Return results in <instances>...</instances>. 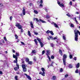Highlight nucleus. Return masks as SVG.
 I'll return each instance as SVG.
<instances>
[{
	"label": "nucleus",
	"mask_w": 80,
	"mask_h": 80,
	"mask_svg": "<svg viewBox=\"0 0 80 80\" xmlns=\"http://www.w3.org/2000/svg\"><path fill=\"white\" fill-rule=\"evenodd\" d=\"M77 68H79L80 67V63H78L77 65H76Z\"/></svg>",
	"instance_id": "nucleus-29"
},
{
	"label": "nucleus",
	"mask_w": 80,
	"mask_h": 80,
	"mask_svg": "<svg viewBox=\"0 0 80 80\" xmlns=\"http://www.w3.org/2000/svg\"><path fill=\"white\" fill-rule=\"evenodd\" d=\"M41 70L42 72H43V73H42V72H39V74L42 75V76H45V69L43 68H41Z\"/></svg>",
	"instance_id": "nucleus-3"
},
{
	"label": "nucleus",
	"mask_w": 80,
	"mask_h": 80,
	"mask_svg": "<svg viewBox=\"0 0 80 80\" xmlns=\"http://www.w3.org/2000/svg\"><path fill=\"white\" fill-rule=\"evenodd\" d=\"M50 31L49 30H48L46 32V33H50Z\"/></svg>",
	"instance_id": "nucleus-45"
},
{
	"label": "nucleus",
	"mask_w": 80,
	"mask_h": 80,
	"mask_svg": "<svg viewBox=\"0 0 80 80\" xmlns=\"http://www.w3.org/2000/svg\"><path fill=\"white\" fill-rule=\"evenodd\" d=\"M34 33L35 34V35H38V33H37L36 32H34Z\"/></svg>",
	"instance_id": "nucleus-53"
},
{
	"label": "nucleus",
	"mask_w": 80,
	"mask_h": 80,
	"mask_svg": "<svg viewBox=\"0 0 80 80\" xmlns=\"http://www.w3.org/2000/svg\"><path fill=\"white\" fill-rule=\"evenodd\" d=\"M16 27H18V29L22 28V26L20 25V23H16Z\"/></svg>",
	"instance_id": "nucleus-5"
},
{
	"label": "nucleus",
	"mask_w": 80,
	"mask_h": 80,
	"mask_svg": "<svg viewBox=\"0 0 80 80\" xmlns=\"http://www.w3.org/2000/svg\"><path fill=\"white\" fill-rule=\"evenodd\" d=\"M68 67L69 68H73V66H72V65L71 64H69Z\"/></svg>",
	"instance_id": "nucleus-16"
},
{
	"label": "nucleus",
	"mask_w": 80,
	"mask_h": 80,
	"mask_svg": "<svg viewBox=\"0 0 80 80\" xmlns=\"http://www.w3.org/2000/svg\"><path fill=\"white\" fill-rule=\"evenodd\" d=\"M63 72V68H61L60 69V71H59L60 72Z\"/></svg>",
	"instance_id": "nucleus-43"
},
{
	"label": "nucleus",
	"mask_w": 80,
	"mask_h": 80,
	"mask_svg": "<svg viewBox=\"0 0 80 80\" xmlns=\"http://www.w3.org/2000/svg\"><path fill=\"white\" fill-rule=\"evenodd\" d=\"M15 36L16 39H18V37L17 36V35L15 34Z\"/></svg>",
	"instance_id": "nucleus-27"
},
{
	"label": "nucleus",
	"mask_w": 80,
	"mask_h": 80,
	"mask_svg": "<svg viewBox=\"0 0 80 80\" xmlns=\"http://www.w3.org/2000/svg\"><path fill=\"white\" fill-rule=\"evenodd\" d=\"M36 20L37 22H39V20L38 19V18H34L33 20Z\"/></svg>",
	"instance_id": "nucleus-24"
},
{
	"label": "nucleus",
	"mask_w": 80,
	"mask_h": 80,
	"mask_svg": "<svg viewBox=\"0 0 80 80\" xmlns=\"http://www.w3.org/2000/svg\"><path fill=\"white\" fill-rule=\"evenodd\" d=\"M63 38L64 40H66V37L65 35L63 36Z\"/></svg>",
	"instance_id": "nucleus-36"
},
{
	"label": "nucleus",
	"mask_w": 80,
	"mask_h": 80,
	"mask_svg": "<svg viewBox=\"0 0 80 80\" xmlns=\"http://www.w3.org/2000/svg\"><path fill=\"white\" fill-rule=\"evenodd\" d=\"M67 55H66V54H64L63 55L62 60L63 64L65 66L66 65V58H67Z\"/></svg>",
	"instance_id": "nucleus-2"
},
{
	"label": "nucleus",
	"mask_w": 80,
	"mask_h": 80,
	"mask_svg": "<svg viewBox=\"0 0 80 80\" xmlns=\"http://www.w3.org/2000/svg\"><path fill=\"white\" fill-rule=\"evenodd\" d=\"M71 27H74V25L73 24H71Z\"/></svg>",
	"instance_id": "nucleus-46"
},
{
	"label": "nucleus",
	"mask_w": 80,
	"mask_h": 80,
	"mask_svg": "<svg viewBox=\"0 0 80 80\" xmlns=\"http://www.w3.org/2000/svg\"><path fill=\"white\" fill-rule=\"evenodd\" d=\"M21 29V32L22 33V32H23V29L22 28V27H21V28L20 29Z\"/></svg>",
	"instance_id": "nucleus-34"
},
{
	"label": "nucleus",
	"mask_w": 80,
	"mask_h": 80,
	"mask_svg": "<svg viewBox=\"0 0 80 80\" xmlns=\"http://www.w3.org/2000/svg\"><path fill=\"white\" fill-rule=\"evenodd\" d=\"M0 45H3V43L1 42H0Z\"/></svg>",
	"instance_id": "nucleus-61"
},
{
	"label": "nucleus",
	"mask_w": 80,
	"mask_h": 80,
	"mask_svg": "<svg viewBox=\"0 0 80 80\" xmlns=\"http://www.w3.org/2000/svg\"><path fill=\"white\" fill-rule=\"evenodd\" d=\"M33 60H34V61H36V60H37V59H36V58H34L33 59Z\"/></svg>",
	"instance_id": "nucleus-64"
},
{
	"label": "nucleus",
	"mask_w": 80,
	"mask_h": 80,
	"mask_svg": "<svg viewBox=\"0 0 80 80\" xmlns=\"http://www.w3.org/2000/svg\"><path fill=\"white\" fill-rule=\"evenodd\" d=\"M16 55L14 54H13V57L14 56H16L17 57V58H18V57L19 56V54L18 52H16Z\"/></svg>",
	"instance_id": "nucleus-9"
},
{
	"label": "nucleus",
	"mask_w": 80,
	"mask_h": 80,
	"mask_svg": "<svg viewBox=\"0 0 80 80\" xmlns=\"http://www.w3.org/2000/svg\"><path fill=\"white\" fill-rule=\"evenodd\" d=\"M47 55L48 58V59L49 60V61L50 62L51 61V59H50V56H48V54H46Z\"/></svg>",
	"instance_id": "nucleus-25"
},
{
	"label": "nucleus",
	"mask_w": 80,
	"mask_h": 80,
	"mask_svg": "<svg viewBox=\"0 0 80 80\" xmlns=\"http://www.w3.org/2000/svg\"><path fill=\"white\" fill-rule=\"evenodd\" d=\"M49 33H51L52 35H54V33H53V31H50L49 32Z\"/></svg>",
	"instance_id": "nucleus-21"
},
{
	"label": "nucleus",
	"mask_w": 80,
	"mask_h": 80,
	"mask_svg": "<svg viewBox=\"0 0 80 80\" xmlns=\"http://www.w3.org/2000/svg\"><path fill=\"white\" fill-rule=\"evenodd\" d=\"M39 43L40 44L41 47H43V43L42 42H40Z\"/></svg>",
	"instance_id": "nucleus-18"
},
{
	"label": "nucleus",
	"mask_w": 80,
	"mask_h": 80,
	"mask_svg": "<svg viewBox=\"0 0 80 80\" xmlns=\"http://www.w3.org/2000/svg\"><path fill=\"white\" fill-rule=\"evenodd\" d=\"M74 60H77V57H75L74 58Z\"/></svg>",
	"instance_id": "nucleus-54"
},
{
	"label": "nucleus",
	"mask_w": 80,
	"mask_h": 80,
	"mask_svg": "<svg viewBox=\"0 0 80 80\" xmlns=\"http://www.w3.org/2000/svg\"><path fill=\"white\" fill-rule=\"evenodd\" d=\"M56 78H57V77L55 76H53L52 78V80H56Z\"/></svg>",
	"instance_id": "nucleus-12"
},
{
	"label": "nucleus",
	"mask_w": 80,
	"mask_h": 80,
	"mask_svg": "<svg viewBox=\"0 0 80 80\" xmlns=\"http://www.w3.org/2000/svg\"><path fill=\"white\" fill-rule=\"evenodd\" d=\"M75 72L76 73H78V69H76V70L75 71Z\"/></svg>",
	"instance_id": "nucleus-33"
},
{
	"label": "nucleus",
	"mask_w": 80,
	"mask_h": 80,
	"mask_svg": "<svg viewBox=\"0 0 80 80\" xmlns=\"http://www.w3.org/2000/svg\"><path fill=\"white\" fill-rule=\"evenodd\" d=\"M74 34L75 35V41L77 42L78 41V33H79V35H80V32L78 30H77L76 29H75L74 30Z\"/></svg>",
	"instance_id": "nucleus-1"
},
{
	"label": "nucleus",
	"mask_w": 80,
	"mask_h": 80,
	"mask_svg": "<svg viewBox=\"0 0 80 80\" xmlns=\"http://www.w3.org/2000/svg\"><path fill=\"white\" fill-rule=\"evenodd\" d=\"M14 69L15 71H17L18 70V67H16L14 68Z\"/></svg>",
	"instance_id": "nucleus-40"
},
{
	"label": "nucleus",
	"mask_w": 80,
	"mask_h": 80,
	"mask_svg": "<svg viewBox=\"0 0 80 80\" xmlns=\"http://www.w3.org/2000/svg\"><path fill=\"white\" fill-rule=\"evenodd\" d=\"M22 68H23V71L24 72H27V68H26V66L25 64L22 65Z\"/></svg>",
	"instance_id": "nucleus-4"
},
{
	"label": "nucleus",
	"mask_w": 80,
	"mask_h": 80,
	"mask_svg": "<svg viewBox=\"0 0 80 80\" xmlns=\"http://www.w3.org/2000/svg\"><path fill=\"white\" fill-rule=\"evenodd\" d=\"M47 53L48 54H48V55H49V54H50V51L49 50H48L47 51Z\"/></svg>",
	"instance_id": "nucleus-22"
},
{
	"label": "nucleus",
	"mask_w": 80,
	"mask_h": 80,
	"mask_svg": "<svg viewBox=\"0 0 80 80\" xmlns=\"http://www.w3.org/2000/svg\"><path fill=\"white\" fill-rule=\"evenodd\" d=\"M45 10L47 12H48V10H47V9H45Z\"/></svg>",
	"instance_id": "nucleus-62"
},
{
	"label": "nucleus",
	"mask_w": 80,
	"mask_h": 80,
	"mask_svg": "<svg viewBox=\"0 0 80 80\" xmlns=\"http://www.w3.org/2000/svg\"><path fill=\"white\" fill-rule=\"evenodd\" d=\"M70 5H72V2L71 1L70 2Z\"/></svg>",
	"instance_id": "nucleus-50"
},
{
	"label": "nucleus",
	"mask_w": 80,
	"mask_h": 80,
	"mask_svg": "<svg viewBox=\"0 0 80 80\" xmlns=\"http://www.w3.org/2000/svg\"><path fill=\"white\" fill-rule=\"evenodd\" d=\"M40 3H41V4H42L43 3V0H41L40 2Z\"/></svg>",
	"instance_id": "nucleus-48"
},
{
	"label": "nucleus",
	"mask_w": 80,
	"mask_h": 80,
	"mask_svg": "<svg viewBox=\"0 0 80 80\" xmlns=\"http://www.w3.org/2000/svg\"><path fill=\"white\" fill-rule=\"evenodd\" d=\"M49 37L50 38H51V40H54V39L53 38V37L52 36H49Z\"/></svg>",
	"instance_id": "nucleus-41"
},
{
	"label": "nucleus",
	"mask_w": 80,
	"mask_h": 80,
	"mask_svg": "<svg viewBox=\"0 0 80 80\" xmlns=\"http://www.w3.org/2000/svg\"><path fill=\"white\" fill-rule=\"evenodd\" d=\"M39 21L38 22H42V23H45V22L44 21L42 20V19H39Z\"/></svg>",
	"instance_id": "nucleus-13"
},
{
	"label": "nucleus",
	"mask_w": 80,
	"mask_h": 80,
	"mask_svg": "<svg viewBox=\"0 0 80 80\" xmlns=\"http://www.w3.org/2000/svg\"><path fill=\"white\" fill-rule=\"evenodd\" d=\"M34 12L35 14H38V11L36 10H34Z\"/></svg>",
	"instance_id": "nucleus-28"
},
{
	"label": "nucleus",
	"mask_w": 80,
	"mask_h": 80,
	"mask_svg": "<svg viewBox=\"0 0 80 80\" xmlns=\"http://www.w3.org/2000/svg\"><path fill=\"white\" fill-rule=\"evenodd\" d=\"M12 18H13V17H12V16H11L10 18V19L11 21H12Z\"/></svg>",
	"instance_id": "nucleus-47"
},
{
	"label": "nucleus",
	"mask_w": 80,
	"mask_h": 80,
	"mask_svg": "<svg viewBox=\"0 0 80 80\" xmlns=\"http://www.w3.org/2000/svg\"><path fill=\"white\" fill-rule=\"evenodd\" d=\"M50 46H51V47H52V48H53L54 47V44H53V43H51L50 44Z\"/></svg>",
	"instance_id": "nucleus-35"
},
{
	"label": "nucleus",
	"mask_w": 80,
	"mask_h": 80,
	"mask_svg": "<svg viewBox=\"0 0 80 80\" xmlns=\"http://www.w3.org/2000/svg\"><path fill=\"white\" fill-rule=\"evenodd\" d=\"M46 18L47 19H48V18H50V16L48 15H47L46 16Z\"/></svg>",
	"instance_id": "nucleus-31"
},
{
	"label": "nucleus",
	"mask_w": 80,
	"mask_h": 80,
	"mask_svg": "<svg viewBox=\"0 0 80 80\" xmlns=\"http://www.w3.org/2000/svg\"><path fill=\"white\" fill-rule=\"evenodd\" d=\"M55 22H52L51 23V24H52V25H55Z\"/></svg>",
	"instance_id": "nucleus-52"
},
{
	"label": "nucleus",
	"mask_w": 80,
	"mask_h": 80,
	"mask_svg": "<svg viewBox=\"0 0 80 80\" xmlns=\"http://www.w3.org/2000/svg\"><path fill=\"white\" fill-rule=\"evenodd\" d=\"M3 5V4L0 3V7H2Z\"/></svg>",
	"instance_id": "nucleus-60"
},
{
	"label": "nucleus",
	"mask_w": 80,
	"mask_h": 80,
	"mask_svg": "<svg viewBox=\"0 0 80 80\" xmlns=\"http://www.w3.org/2000/svg\"><path fill=\"white\" fill-rule=\"evenodd\" d=\"M75 22H76V23L77 24H78V21H77V20H76L75 21Z\"/></svg>",
	"instance_id": "nucleus-58"
},
{
	"label": "nucleus",
	"mask_w": 80,
	"mask_h": 80,
	"mask_svg": "<svg viewBox=\"0 0 80 80\" xmlns=\"http://www.w3.org/2000/svg\"><path fill=\"white\" fill-rule=\"evenodd\" d=\"M37 40L39 42V43L41 42V39H40V38H37Z\"/></svg>",
	"instance_id": "nucleus-17"
},
{
	"label": "nucleus",
	"mask_w": 80,
	"mask_h": 80,
	"mask_svg": "<svg viewBox=\"0 0 80 80\" xmlns=\"http://www.w3.org/2000/svg\"><path fill=\"white\" fill-rule=\"evenodd\" d=\"M29 23H30V25L31 26L32 28H34V26H33V22H32V21L29 22Z\"/></svg>",
	"instance_id": "nucleus-8"
},
{
	"label": "nucleus",
	"mask_w": 80,
	"mask_h": 80,
	"mask_svg": "<svg viewBox=\"0 0 80 80\" xmlns=\"http://www.w3.org/2000/svg\"><path fill=\"white\" fill-rule=\"evenodd\" d=\"M34 42H35V43H36V45H38V42L37 41V39H35L34 40Z\"/></svg>",
	"instance_id": "nucleus-14"
},
{
	"label": "nucleus",
	"mask_w": 80,
	"mask_h": 80,
	"mask_svg": "<svg viewBox=\"0 0 80 80\" xmlns=\"http://www.w3.org/2000/svg\"><path fill=\"white\" fill-rule=\"evenodd\" d=\"M31 53H37V51L35 50H33L32 51Z\"/></svg>",
	"instance_id": "nucleus-15"
},
{
	"label": "nucleus",
	"mask_w": 80,
	"mask_h": 80,
	"mask_svg": "<svg viewBox=\"0 0 80 80\" xmlns=\"http://www.w3.org/2000/svg\"><path fill=\"white\" fill-rule=\"evenodd\" d=\"M22 13L23 15H25V9L24 8H23V10L22 11Z\"/></svg>",
	"instance_id": "nucleus-10"
},
{
	"label": "nucleus",
	"mask_w": 80,
	"mask_h": 80,
	"mask_svg": "<svg viewBox=\"0 0 80 80\" xmlns=\"http://www.w3.org/2000/svg\"><path fill=\"white\" fill-rule=\"evenodd\" d=\"M45 53V50L43 51L42 52V55L44 54V53Z\"/></svg>",
	"instance_id": "nucleus-44"
},
{
	"label": "nucleus",
	"mask_w": 80,
	"mask_h": 80,
	"mask_svg": "<svg viewBox=\"0 0 80 80\" xmlns=\"http://www.w3.org/2000/svg\"><path fill=\"white\" fill-rule=\"evenodd\" d=\"M12 51L13 53H15V50L12 49Z\"/></svg>",
	"instance_id": "nucleus-55"
},
{
	"label": "nucleus",
	"mask_w": 80,
	"mask_h": 80,
	"mask_svg": "<svg viewBox=\"0 0 80 80\" xmlns=\"http://www.w3.org/2000/svg\"><path fill=\"white\" fill-rule=\"evenodd\" d=\"M59 53L61 55V56H62L63 55L62 51V50H61V49H59Z\"/></svg>",
	"instance_id": "nucleus-11"
},
{
	"label": "nucleus",
	"mask_w": 80,
	"mask_h": 80,
	"mask_svg": "<svg viewBox=\"0 0 80 80\" xmlns=\"http://www.w3.org/2000/svg\"><path fill=\"white\" fill-rule=\"evenodd\" d=\"M17 78H18V76H15V80H16V79H17Z\"/></svg>",
	"instance_id": "nucleus-51"
},
{
	"label": "nucleus",
	"mask_w": 80,
	"mask_h": 80,
	"mask_svg": "<svg viewBox=\"0 0 80 80\" xmlns=\"http://www.w3.org/2000/svg\"><path fill=\"white\" fill-rule=\"evenodd\" d=\"M68 77V74H66L65 75V78H67Z\"/></svg>",
	"instance_id": "nucleus-49"
},
{
	"label": "nucleus",
	"mask_w": 80,
	"mask_h": 80,
	"mask_svg": "<svg viewBox=\"0 0 80 80\" xmlns=\"http://www.w3.org/2000/svg\"><path fill=\"white\" fill-rule=\"evenodd\" d=\"M16 65L17 67L18 68V69H19V64L18 63H16Z\"/></svg>",
	"instance_id": "nucleus-30"
},
{
	"label": "nucleus",
	"mask_w": 80,
	"mask_h": 80,
	"mask_svg": "<svg viewBox=\"0 0 80 80\" xmlns=\"http://www.w3.org/2000/svg\"><path fill=\"white\" fill-rule=\"evenodd\" d=\"M39 7H43V5L42 4H40L39 5Z\"/></svg>",
	"instance_id": "nucleus-59"
},
{
	"label": "nucleus",
	"mask_w": 80,
	"mask_h": 80,
	"mask_svg": "<svg viewBox=\"0 0 80 80\" xmlns=\"http://www.w3.org/2000/svg\"><path fill=\"white\" fill-rule=\"evenodd\" d=\"M69 57H70V59H72V58H73V56H72V55L71 54L69 55Z\"/></svg>",
	"instance_id": "nucleus-37"
},
{
	"label": "nucleus",
	"mask_w": 80,
	"mask_h": 80,
	"mask_svg": "<svg viewBox=\"0 0 80 80\" xmlns=\"http://www.w3.org/2000/svg\"><path fill=\"white\" fill-rule=\"evenodd\" d=\"M66 15H67V16H68V17H70V18L71 17V15H70L68 13V14H66Z\"/></svg>",
	"instance_id": "nucleus-39"
},
{
	"label": "nucleus",
	"mask_w": 80,
	"mask_h": 80,
	"mask_svg": "<svg viewBox=\"0 0 80 80\" xmlns=\"http://www.w3.org/2000/svg\"><path fill=\"white\" fill-rule=\"evenodd\" d=\"M13 58H15V60H14L13 61V63H18V58H17V57L16 56H14V57H13Z\"/></svg>",
	"instance_id": "nucleus-6"
},
{
	"label": "nucleus",
	"mask_w": 80,
	"mask_h": 80,
	"mask_svg": "<svg viewBox=\"0 0 80 80\" xmlns=\"http://www.w3.org/2000/svg\"><path fill=\"white\" fill-rule=\"evenodd\" d=\"M28 36H29L30 37H31V33H30V31H28Z\"/></svg>",
	"instance_id": "nucleus-23"
},
{
	"label": "nucleus",
	"mask_w": 80,
	"mask_h": 80,
	"mask_svg": "<svg viewBox=\"0 0 80 80\" xmlns=\"http://www.w3.org/2000/svg\"><path fill=\"white\" fill-rule=\"evenodd\" d=\"M2 43H5V41H4V40H2Z\"/></svg>",
	"instance_id": "nucleus-63"
},
{
	"label": "nucleus",
	"mask_w": 80,
	"mask_h": 80,
	"mask_svg": "<svg viewBox=\"0 0 80 80\" xmlns=\"http://www.w3.org/2000/svg\"><path fill=\"white\" fill-rule=\"evenodd\" d=\"M58 4L61 7H64V4L63 3L61 4L60 3V2L59 1H58Z\"/></svg>",
	"instance_id": "nucleus-7"
},
{
	"label": "nucleus",
	"mask_w": 80,
	"mask_h": 80,
	"mask_svg": "<svg viewBox=\"0 0 80 80\" xmlns=\"http://www.w3.org/2000/svg\"><path fill=\"white\" fill-rule=\"evenodd\" d=\"M26 62H27V63L28 62H29V59L28 58H26Z\"/></svg>",
	"instance_id": "nucleus-20"
},
{
	"label": "nucleus",
	"mask_w": 80,
	"mask_h": 80,
	"mask_svg": "<svg viewBox=\"0 0 80 80\" xmlns=\"http://www.w3.org/2000/svg\"><path fill=\"white\" fill-rule=\"evenodd\" d=\"M51 58L52 59H54L55 58V57H54V56L53 55H52L51 57Z\"/></svg>",
	"instance_id": "nucleus-38"
},
{
	"label": "nucleus",
	"mask_w": 80,
	"mask_h": 80,
	"mask_svg": "<svg viewBox=\"0 0 80 80\" xmlns=\"http://www.w3.org/2000/svg\"><path fill=\"white\" fill-rule=\"evenodd\" d=\"M4 40L5 41H7V38H6V37H4Z\"/></svg>",
	"instance_id": "nucleus-42"
},
{
	"label": "nucleus",
	"mask_w": 80,
	"mask_h": 80,
	"mask_svg": "<svg viewBox=\"0 0 80 80\" xmlns=\"http://www.w3.org/2000/svg\"><path fill=\"white\" fill-rule=\"evenodd\" d=\"M27 78L29 79V80H32V78H31V77H30V76H27Z\"/></svg>",
	"instance_id": "nucleus-19"
},
{
	"label": "nucleus",
	"mask_w": 80,
	"mask_h": 80,
	"mask_svg": "<svg viewBox=\"0 0 80 80\" xmlns=\"http://www.w3.org/2000/svg\"><path fill=\"white\" fill-rule=\"evenodd\" d=\"M21 43L22 44V45H25V43L23 42H21Z\"/></svg>",
	"instance_id": "nucleus-56"
},
{
	"label": "nucleus",
	"mask_w": 80,
	"mask_h": 80,
	"mask_svg": "<svg viewBox=\"0 0 80 80\" xmlns=\"http://www.w3.org/2000/svg\"><path fill=\"white\" fill-rule=\"evenodd\" d=\"M2 74H3V72L2 71H0V74L1 75Z\"/></svg>",
	"instance_id": "nucleus-57"
},
{
	"label": "nucleus",
	"mask_w": 80,
	"mask_h": 80,
	"mask_svg": "<svg viewBox=\"0 0 80 80\" xmlns=\"http://www.w3.org/2000/svg\"><path fill=\"white\" fill-rule=\"evenodd\" d=\"M54 27H56V28H58V25L56 24V23H55L54 25Z\"/></svg>",
	"instance_id": "nucleus-26"
},
{
	"label": "nucleus",
	"mask_w": 80,
	"mask_h": 80,
	"mask_svg": "<svg viewBox=\"0 0 80 80\" xmlns=\"http://www.w3.org/2000/svg\"><path fill=\"white\" fill-rule=\"evenodd\" d=\"M28 64H30V65H32V63H33V62H32V61H30L28 62Z\"/></svg>",
	"instance_id": "nucleus-32"
}]
</instances>
